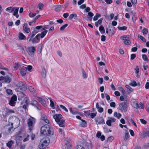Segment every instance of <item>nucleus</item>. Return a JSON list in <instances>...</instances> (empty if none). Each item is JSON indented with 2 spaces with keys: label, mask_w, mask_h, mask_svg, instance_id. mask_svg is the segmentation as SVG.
I'll return each instance as SVG.
<instances>
[{
  "label": "nucleus",
  "mask_w": 149,
  "mask_h": 149,
  "mask_svg": "<svg viewBox=\"0 0 149 149\" xmlns=\"http://www.w3.org/2000/svg\"><path fill=\"white\" fill-rule=\"evenodd\" d=\"M42 75L44 78H45L46 75V71L45 68H43L42 69Z\"/></svg>",
  "instance_id": "obj_21"
},
{
  "label": "nucleus",
  "mask_w": 149,
  "mask_h": 149,
  "mask_svg": "<svg viewBox=\"0 0 149 149\" xmlns=\"http://www.w3.org/2000/svg\"><path fill=\"white\" fill-rule=\"evenodd\" d=\"M144 147L146 148H147L149 147V141L145 144L144 145Z\"/></svg>",
  "instance_id": "obj_64"
},
{
  "label": "nucleus",
  "mask_w": 149,
  "mask_h": 149,
  "mask_svg": "<svg viewBox=\"0 0 149 149\" xmlns=\"http://www.w3.org/2000/svg\"><path fill=\"white\" fill-rule=\"evenodd\" d=\"M36 13H30L29 14V16L30 17H32L36 16Z\"/></svg>",
  "instance_id": "obj_55"
},
{
  "label": "nucleus",
  "mask_w": 149,
  "mask_h": 149,
  "mask_svg": "<svg viewBox=\"0 0 149 149\" xmlns=\"http://www.w3.org/2000/svg\"><path fill=\"white\" fill-rule=\"evenodd\" d=\"M101 132L99 131H98L96 134V136L98 138H100L101 136Z\"/></svg>",
  "instance_id": "obj_62"
},
{
  "label": "nucleus",
  "mask_w": 149,
  "mask_h": 149,
  "mask_svg": "<svg viewBox=\"0 0 149 149\" xmlns=\"http://www.w3.org/2000/svg\"><path fill=\"white\" fill-rule=\"evenodd\" d=\"M32 37L29 38L28 37L27 39L29 38V42L31 41L32 43H39L40 41V38H39V35L37 34L35 37L33 39L32 38Z\"/></svg>",
  "instance_id": "obj_7"
},
{
  "label": "nucleus",
  "mask_w": 149,
  "mask_h": 149,
  "mask_svg": "<svg viewBox=\"0 0 149 149\" xmlns=\"http://www.w3.org/2000/svg\"><path fill=\"white\" fill-rule=\"evenodd\" d=\"M143 137L146 136L149 137V131H144L143 132Z\"/></svg>",
  "instance_id": "obj_32"
},
{
  "label": "nucleus",
  "mask_w": 149,
  "mask_h": 149,
  "mask_svg": "<svg viewBox=\"0 0 149 149\" xmlns=\"http://www.w3.org/2000/svg\"><path fill=\"white\" fill-rule=\"evenodd\" d=\"M136 18L137 17L136 14L135 13H134L133 15L132 18L133 22H134L136 21Z\"/></svg>",
  "instance_id": "obj_42"
},
{
  "label": "nucleus",
  "mask_w": 149,
  "mask_h": 149,
  "mask_svg": "<svg viewBox=\"0 0 149 149\" xmlns=\"http://www.w3.org/2000/svg\"><path fill=\"white\" fill-rule=\"evenodd\" d=\"M41 119L47 123H49V121L47 119V116L44 114L41 115Z\"/></svg>",
  "instance_id": "obj_14"
},
{
  "label": "nucleus",
  "mask_w": 149,
  "mask_h": 149,
  "mask_svg": "<svg viewBox=\"0 0 149 149\" xmlns=\"http://www.w3.org/2000/svg\"><path fill=\"white\" fill-rule=\"evenodd\" d=\"M57 7L55 8V10L56 11H59L61 10L63 7L62 5H57Z\"/></svg>",
  "instance_id": "obj_22"
},
{
  "label": "nucleus",
  "mask_w": 149,
  "mask_h": 149,
  "mask_svg": "<svg viewBox=\"0 0 149 149\" xmlns=\"http://www.w3.org/2000/svg\"><path fill=\"white\" fill-rule=\"evenodd\" d=\"M75 149H85L82 146H77Z\"/></svg>",
  "instance_id": "obj_63"
},
{
  "label": "nucleus",
  "mask_w": 149,
  "mask_h": 149,
  "mask_svg": "<svg viewBox=\"0 0 149 149\" xmlns=\"http://www.w3.org/2000/svg\"><path fill=\"white\" fill-rule=\"evenodd\" d=\"M0 68L2 70L6 71H8V68L4 67L1 64H0Z\"/></svg>",
  "instance_id": "obj_50"
},
{
  "label": "nucleus",
  "mask_w": 149,
  "mask_h": 149,
  "mask_svg": "<svg viewBox=\"0 0 149 149\" xmlns=\"http://www.w3.org/2000/svg\"><path fill=\"white\" fill-rule=\"evenodd\" d=\"M42 45L41 44L39 46L37 49V52L39 54H40L42 51Z\"/></svg>",
  "instance_id": "obj_30"
},
{
  "label": "nucleus",
  "mask_w": 149,
  "mask_h": 149,
  "mask_svg": "<svg viewBox=\"0 0 149 149\" xmlns=\"http://www.w3.org/2000/svg\"><path fill=\"white\" fill-rule=\"evenodd\" d=\"M39 101L41 103L42 105L43 106L45 107L46 106V101H45L42 99L41 98H39Z\"/></svg>",
  "instance_id": "obj_20"
},
{
  "label": "nucleus",
  "mask_w": 149,
  "mask_h": 149,
  "mask_svg": "<svg viewBox=\"0 0 149 149\" xmlns=\"http://www.w3.org/2000/svg\"><path fill=\"white\" fill-rule=\"evenodd\" d=\"M43 6L44 5L42 3H40L38 5V8L39 9L41 10L43 8Z\"/></svg>",
  "instance_id": "obj_53"
},
{
  "label": "nucleus",
  "mask_w": 149,
  "mask_h": 149,
  "mask_svg": "<svg viewBox=\"0 0 149 149\" xmlns=\"http://www.w3.org/2000/svg\"><path fill=\"white\" fill-rule=\"evenodd\" d=\"M143 33V35H145L148 32V30L146 28H144L142 30Z\"/></svg>",
  "instance_id": "obj_43"
},
{
  "label": "nucleus",
  "mask_w": 149,
  "mask_h": 149,
  "mask_svg": "<svg viewBox=\"0 0 149 149\" xmlns=\"http://www.w3.org/2000/svg\"><path fill=\"white\" fill-rule=\"evenodd\" d=\"M53 117L60 127H63L65 126V120L61 114H56L54 115Z\"/></svg>",
  "instance_id": "obj_3"
},
{
  "label": "nucleus",
  "mask_w": 149,
  "mask_h": 149,
  "mask_svg": "<svg viewBox=\"0 0 149 149\" xmlns=\"http://www.w3.org/2000/svg\"><path fill=\"white\" fill-rule=\"evenodd\" d=\"M103 19V18H101L99 19L97 22L95 23V25L97 27L98 26L99 24H100L102 22V20Z\"/></svg>",
  "instance_id": "obj_18"
},
{
  "label": "nucleus",
  "mask_w": 149,
  "mask_h": 149,
  "mask_svg": "<svg viewBox=\"0 0 149 149\" xmlns=\"http://www.w3.org/2000/svg\"><path fill=\"white\" fill-rule=\"evenodd\" d=\"M31 118H29L27 121V124L29 128V129L31 131L33 128L35 121L34 118L31 117Z\"/></svg>",
  "instance_id": "obj_5"
},
{
  "label": "nucleus",
  "mask_w": 149,
  "mask_h": 149,
  "mask_svg": "<svg viewBox=\"0 0 149 149\" xmlns=\"http://www.w3.org/2000/svg\"><path fill=\"white\" fill-rule=\"evenodd\" d=\"M129 39H127L124 41V42L125 45H129L130 44L131 42Z\"/></svg>",
  "instance_id": "obj_41"
},
{
  "label": "nucleus",
  "mask_w": 149,
  "mask_h": 149,
  "mask_svg": "<svg viewBox=\"0 0 149 149\" xmlns=\"http://www.w3.org/2000/svg\"><path fill=\"white\" fill-rule=\"evenodd\" d=\"M17 87V89H19L20 91H25L27 89L26 85L23 82H19L16 85Z\"/></svg>",
  "instance_id": "obj_6"
},
{
  "label": "nucleus",
  "mask_w": 149,
  "mask_h": 149,
  "mask_svg": "<svg viewBox=\"0 0 149 149\" xmlns=\"http://www.w3.org/2000/svg\"><path fill=\"white\" fill-rule=\"evenodd\" d=\"M60 107L62 109L64 110L66 112H68V110L63 105H60Z\"/></svg>",
  "instance_id": "obj_49"
},
{
  "label": "nucleus",
  "mask_w": 149,
  "mask_h": 149,
  "mask_svg": "<svg viewBox=\"0 0 149 149\" xmlns=\"http://www.w3.org/2000/svg\"><path fill=\"white\" fill-rule=\"evenodd\" d=\"M48 98L50 100V106L52 108H53V109H54L55 108L54 107V104L51 98L50 97V98Z\"/></svg>",
  "instance_id": "obj_37"
},
{
  "label": "nucleus",
  "mask_w": 149,
  "mask_h": 149,
  "mask_svg": "<svg viewBox=\"0 0 149 149\" xmlns=\"http://www.w3.org/2000/svg\"><path fill=\"white\" fill-rule=\"evenodd\" d=\"M35 50V48L34 47H28L26 51L29 55L32 56L34 54Z\"/></svg>",
  "instance_id": "obj_11"
},
{
  "label": "nucleus",
  "mask_w": 149,
  "mask_h": 149,
  "mask_svg": "<svg viewBox=\"0 0 149 149\" xmlns=\"http://www.w3.org/2000/svg\"><path fill=\"white\" fill-rule=\"evenodd\" d=\"M6 93L10 95H11L13 94L12 91L9 89H7L6 90Z\"/></svg>",
  "instance_id": "obj_44"
},
{
  "label": "nucleus",
  "mask_w": 149,
  "mask_h": 149,
  "mask_svg": "<svg viewBox=\"0 0 149 149\" xmlns=\"http://www.w3.org/2000/svg\"><path fill=\"white\" fill-rule=\"evenodd\" d=\"M17 100V96L15 95H13L11 99L9 102V104L12 106H15L16 102Z\"/></svg>",
  "instance_id": "obj_9"
},
{
  "label": "nucleus",
  "mask_w": 149,
  "mask_h": 149,
  "mask_svg": "<svg viewBox=\"0 0 149 149\" xmlns=\"http://www.w3.org/2000/svg\"><path fill=\"white\" fill-rule=\"evenodd\" d=\"M25 69H26V70H28L29 71H30L32 69V66L29 65L27 66L26 67H25Z\"/></svg>",
  "instance_id": "obj_54"
},
{
  "label": "nucleus",
  "mask_w": 149,
  "mask_h": 149,
  "mask_svg": "<svg viewBox=\"0 0 149 149\" xmlns=\"http://www.w3.org/2000/svg\"><path fill=\"white\" fill-rule=\"evenodd\" d=\"M138 37L142 41L144 42H146V40L144 38L141 36H138Z\"/></svg>",
  "instance_id": "obj_48"
},
{
  "label": "nucleus",
  "mask_w": 149,
  "mask_h": 149,
  "mask_svg": "<svg viewBox=\"0 0 149 149\" xmlns=\"http://www.w3.org/2000/svg\"><path fill=\"white\" fill-rule=\"evenodd\" d=\"M129 134L128 132L126 131L125 132V136L124 137V139L125 141H127L129 138Z\"/></svg>",
  "instance_id": "obj_19"
},
{
  "label": "nucleus",
  "mask_w": 149,
  "mask_h": 149,
  "mask_svg": "<svg viewBox=\"0 0 149 149\" xmlns=\"http://www.w3.org/2000/svg\"><path fill=\"white\" fill-rule=\"evenodd\" d=\"M6 112L7 113V115H9L10 113H15V111L14 110H10V109L6 110Z\"/></svg>",
  "instance_id": "obj_40"
},
{
  "label": "nucleus",
  "mask_w": 149,
  "mask_h": 149,
  "mask_svg": "<svg viewBox=\"0 0 149 149\" xmlns=\"http://www.w3.org/2000/svg\"><path fill=\"white\" fill-rule=\"evenodd\" d=\"M25 103L26 104L28 105L29 103V99L28 97H26L25 98Z\"/></svg>",
  "instance_id": "obj_52"
},
{
  "label": "nucleus",
  "mask_w": 149,
  "mask_h": 149,
  "mask_svg": "<svg viewBox=\"0 0 149 149\" xmlns=\"http://www.w3.org/2000/svg\"><path fill=\"white\" fill-rule=\"evenodd\" d=\"M101 16V14L99 13H96L93 18V20L94 21L97 20L98 19V18L100 17Z\"/></svg>",
  "instance_id": "obj_25"
},
{
  "label": "nucleus",
  "mask_w": 149,
  "mask_h": 149,
  "mask_svg": "<svg viewBox=\"0 0 149 149\" xmlns=\"http://www.w3.org/2000/svg\"><path fill=\"white\" fill-rule=\"evenodd\" d=\"M47 32V31L45 30L42 32L41 33H38V34L39 35V38H44V37L45 36L46 33Z\"/></svg>",
  "instance_id": "obj_15"
},
{
  "label": "nucleus",
  "mask_w": 149,
  "mask_h": 149,
  "mask_svg": "<svg viewBox=\"0 0 149 149\" xmlns=\"http://www.w3.org/2000/svg\"><path fill=\"white\" fill-rule=\"evenodd\" d=\"M68 24H65V25L62 26L60 28V30L61 31H63L68 26Z\"/></svg>",
  "instance_id": "obj_46"
},
{
  "label": "nucleus",
  "mask_w": 149,
  "mask_h": 149,
  "mask_svg": "<svg viewBox=\"0 0 149 149\" xmlns=\"http://www.w3.org/2000/svg\"><path fill=\"white\" fill-rule=\"evenodd\" d=\"M125 87L127 89L129 90V91H128L129 93H130L131 92H133V89H132L131 87L127 85H125Z\"/></svg>",
  "instance_id": "obj_26"
},
{
  "label": "nucleus",
  "mask_w": 149,
  "mask_h": 149,
  "mask_svg": "<svg viewBox=\"0 0 149 149\" xmlns=\"http://www.w3.org/2000/svg\"><path fill=\"white\" fill-rule=\"evenodd\" d=\"M81 121L82 122L81 124V126L82 127H85L86 126V121L83 120H81Z\"/></svg>",
  "instance_id": "obj_23"
},
{
  "label": "nucleus",
  "mask_w": 149,
  "mask_h": 149,
  "mask_svg": "<svg viewBox=\"0 0 149 149\" xmlns=\"http://www.w3.org/2000/svg\"><path fill=\"white\" fill-rule=\"evenodd\" d=\"M120 38L125 41L127 39H129V36L124 35L121 36L120 37Z\"/></svg>",
  "instance_id": "obj_29"
},
{
  "label": "nucleus",
  "mask_w": 149,
  "mask_h": 149,
  "mask_svg": "<svg viewBox=\"0 0 149 149\" xmlns=\"http://www.w3.org/2000/svg\"><path fill=\"white\" fill-rule=\"evenodd\" d=\"M13 144V142L12 141H9L7 144L6 145L7 147L9 148H10L11 147L12 145Z\"/></svg>",
  "instance_id": "obj_33"
},
{
  "label": "nucleus",
  "mask_w": 149,
  "mask_h": 149,
  "mask_svg": "<svg viewBox=\"0 0 149 149\" xmlns=\"http://www.w3.org/2000/svg\"><path fill=\"white\" fill-rule=\"evenodd\" d=\"M82 77L84 79H86L87 78V75L86 73V72L84 70V69H82Z\"/></svg>",
  "instance_id": "obj_35"
},
{
  "label": "nucleus",
  "mask_w": 149,
  "mask_h": 149,
  "mask_svg": "<svg viewBox=\"0 0 149 149\" xmlns=\"http://www.w3.org/2000/svg\"><path fill=\"white\" fill-rule=\"evenodd\" d=\"M110 106L111 107H116V104L114 102H111L110 104Z\"/></svg>",
  "instance_id": "obj_61"
},
{
  "label": "nucleus",
  "mask_w": 149,
  "mask_h": 149,
  "mask_svg": "<svg viewBox=\"0 0 149 149\" xmlns=\"http://www.w3.org/2000/svg\"><path fill=\"white\" fill-rule=\"evenodd\" d=\"M99 30L102 34L104 33L105 32V30L103 26H101L99 28Z\"/></svg>",
  "instance_id": "obj_28"
},
{
  "label": "nucleus",
  "mask_w": 149,
  "mask_h": 149,
  "mask_svg": "<svg viewBox=\"0 0 149 149\" xmlns=\"http://www.w3.org/2000/svg\"><path fill=\"white\" fill-rule=\"evenodd\" d=\"M15 9V7H10L7 8L6 9V11H10V13H12L14 10Z\"/></svg>",
  "instance_id": "obj_27"
},
{
  "label": "nucleus",
  "mask_w": 149,
  "mask_h": 149,
  "mask_svg": "<svg viewBox=\"0 0 149 149\" xmlns=\"http://www.w3.org/2000/svg\"><path fill=\"white\" fill-rule=\"evenodd\" d=\"M38 31L36 29H35L31 33V37H33L35 35L38 33Z\"/></svg>",
  "instance_id": "obj_34"
},
{
  "label": "nucleus",
  "mask_w": 149,
  "mask_h": 149,
  "mask_svg": "<svg viewBox=\"0 0 149 149\" xmlns=\"http://www.w3.org/2000/svg\"><path fill=\"white\" fill-rule=\"evenodd\" d=\"M99 83L100 84H102L103 82V79L102 78H98Z\"/></svg>",
  "instance_id": "obj_58"
},
{
  "label": "nucleus",
  "mask_w": 149,
  "mask_h": 149,
  "mask_svg": "<svg viewBox=\"0 0 149 149\" xmlns=\"http://www.w3.org/2000/svg\"><path fill=\"white\" fill-rule=\"evenodd\" d=\"M40 142H41V144L39 145L38 149H46V146L47 145V141L42 139L41 141Z\"/></svg>",
  "instance_id": "obj_8"
},
{
  "label": "nucleus",
  "mask_w": 149,
  "mask_h": 149,
  "mask_svg": "<svg viewBox=\"0 0 149 149\" xmlns=\"http://www.w3.org/2000/svg\"><path fill=\"white\" fill-rule=\"evenodd\" d=\"M28 89L31 92L34 93V92H35L34 88L31 86H29L28 87Z\"/></svg>",
  "instance_id": "obj_47"
},
{
  "label": "nucleus",
  "mask_w": 149,
  "mask_h": 149,
  "mask_svg": "<svg viewBox=\"0 0 149 149\" xmlns=\"http://www.w3.org/2000/svg\"><path fill=\"white\" fill-rule=\"evenodd\" d=\"M118 90L121 92L123 94H124L125 93V92L124 88L121 87H118Z\"/></svg>",
  "instance_id": "obj_39"
},
{
  "label": "nucleus",
  "mask_w": 149,
  "mask_h": 149,
  "mask_svg": "<svg viewBox=\"0 0 149 149\" xmlns=\"http://www.w3.org/2000/svg\"><path fill=\"white\" fill-rule=\"evenodd\" d=\"M12 76L11 74L4 77V82L5 83H9L12 81Z\"/></svg>",
  "instance_id": "obj_10"
},
{
  "label": "nucleus",
  "mask_w": 149,
  "mask_h": 149,
  "mask_svg": "<svg viewBox=\"0 0 149 149\" xmlns=\"http://www.w3.org/2000/svg\"><path fill=\"white\" fill-rule=\"evenodd\" d=\"M19 9V7H15V9L13 11L14 12L13 13V15L14 16H15L16 14H18V10Z\"/></svg>",
  "instance_id": "obj_36"
},
{
  "label": "nucleus",
  "mask_w": 149,
  "mask_h": 149,
  "mask_svg": "<svg viewBox=\"0 0 149 149\" xmlns=\"http://www.w3.org/2000/svg\"><path fill=\"white\" fill-rule=\"evenodd\" d=\"M118 29L120 30L124 31L127 29V27L125 26H118Z\"/></svg>",
  "instance_id": "obj_38"
},
{
  "label": "nucleus",
  "mask_w": 149,
  "mask_h": 149,
  "mask_svg": "<svg viewBox=\"0 0 149 149\" xmlns=\"http://www.w3.org/2000/svg\"><path fill=\"white\" fill-rule=\"evenodd\" d=\"M135 73L136 74H138L139 72V69L138 66H136V68H135Z\"/></svg>",
  "instance_id": "obj_59"
},
{
  "label": "nucleus",
  "mask_w": 149,
  "mask_h": 149,
  "mask_svg": "<svg viewBox=\"0 0 149 149\" xmlns=\"http://www.w3.org/2000/svg\"><path fill=\"white\" fill-rule=\"evenodd\" d=\"M136 56L135 54H131L130 56L131 59L132 60H133L135 58Z\"/></svg>",
  "instance_id": "obj_56"
},
{
  "label": "nucleus",
  "mask_w": 149,
  "mask_h": 149,
  "mask_svg": "<svg viewBox=\"0 0 149 149\" xmlns=\"http://www.w3.org/2000/svg\"><path fill=\"white\" fill-rule=\"evenodd\" d=\"M18 37L21 40H25L26 38V37L22 33H19Z\"/></svg>",
  "instance_id": "obj_17"
},
{
  "label": "nucleus",
  "mask_w": 149,
  "mask_h": 149,
  "mask_svg": "<svg viewBox=\"0 0 149 149\" xmlns=\"http://www.w3.org/2000/svg\"><path fill=\"white\" fill-rule=\"evenodd\" d=\"M95 122L98 124L104 123L103 118L101 117H100L95 120Z\"/></svg>",
  "instance_id": "obj_12"
},
{
  "label": "nucleus",
  "mask_w": 149,
  "mask_h": 149,
  "mask_svg": "<svg viewBox=\"0 0 149 149\" xmlns=\"http://www.w3.org/2000/svg\"><path fill=\"white\" fill-rule=\"evenodd\" d=\"M31 104L32 105L36 107L38 109V107H37V105L38 104V102L36 100H33L31 101Z\"/></svg>",
  "instance_id": "obj_24"
},
{
  "label": "nucleus",
  "mask_w": 149,
  "mask_h": 149,
  "mask_svg": "<svg viewBox=\"0 0 149 149\" xmlns=\"http://www.w3.org/2000/svg\"><path fill=\"white\" fill-rule=\"evenodd\" d=\"M114 138L112 136H110L108 138L107 141L108 142H112Z\"/></svg>",
  "instance_id": "obj_51"
},
{
  "label": "nucleus",
  "mask_w": 149,
  "mask_h": 149,
  "mask_svg": "<svg viewBox=\"0 0 149 149\" xmlns=\"http://www.w3.org/2000/svg\"><path fill=\"white\" fill-rule=\"evenodd\" d=\"M140 120L141 123H142L143 124H146L147 123L146 121L142 119H140Z\"/></svg>",
  "instance_id": "obj_60"
},
{
  "label": "nucleus",
  "mask_w": 149,
  "mask_h": 149,
  "mask_svg": "<svg viewBox=\"0 0 149 149\" xmlns=\"http://www.w3.org/2000/svg\"><path fill=\"white\" fill-rule=\"evenodd\" d=\"M9 122L11 123L12 127L8 128L7 133H10L13 131L15 129L13 127V125H14L17 127L19 125L20 121L18 118L15 116H14L10 118L9 120Z\"/></svg>",
  "instance_id": "obj_1"
},
{
  "label": "nucleus",
  "mask_w": 149,
  "mask_h": 149,
  "mask_svg": "<svg viewBox=\"0 0 149 149\" xmlns=\"http://www.w3.org/2000/svg\"><path fill=\"white\" fill-rule=\"evenodd\" d=\"M40 132L41 134L48 136H51L54 134L52 128L48 125H45L41 127Z\"/></svg>",
  "instance_id": "obj_2"
},
{
  "label": "nucleus",
  "mask_w": 149,
  "mask_h": 149,
  "mask_svg": "<svg viewBox=\"0 0 149 149\" xmlns=\"http://www.w3.org/2000/svg\"><path fill=\"white\" fill-rule=\"evenodd\" d=\"M26 69L25 68H21L20 70V73L21 75L24 76H25L26 74Z\"/></svg>",
  "instance_id": "obj_16"
},
{
  "label": "nucleus",
  "mask_w": 149,
  "mask_h": 149,
  "mask_svg": "<svg viewBox=\"0 0 149 149\" xmlns=\"http://www.w3.org/2000/svg\"><path fill=\"white\" fill-rule=\"evenodd\" d=\"M23 29L27 33L30 32V29L27 27V24H24L23 27Z\"/></svg>",
  "instance_id": "obj_13"
},
{
  "label": "nucleus",
  "mask_w": 149,
  "mask_h": 149,
  "mask_svg": "<svg viewBox=\"0 0 149 149\" xmlns=\"http://www.w3.org/2000/svg\"><path fill=\"white\" fill-rule=\"evenodd\" d=\"M130 85L133 86H137V84H136V81H133L130 84Z\"/></svg>",
  "instance_id": "obj_45"
},
{
  "label": "nucleus",
  "mask_w": 149,
  "mask_h": 149,
  "mask_svg": "<svg viewBox=\"0 0 149 149\" xmlns=\"http://www.w3.org/2000/svg\"><path fill=\"white\" fill-rule=\"evenodd\" d=\"M142 58L144 61H147L148 62L149 61V60L146 55L145 54H143L142 55Z\"/></svg>",
  "instance_id": "obj_31"
},
{
  "label": "nucleus",
  "mask_w": 149,
  "mask_h": 149,
  "mask_svg": "<svg viewBox=\"0 0 149 149\" xmlns=\"http://www.w3.org/2000/svg\"><path fill=\"white\" fill-rule=\"evenodd\" d=\"M127 103H128V101L127 100L119 103L118 109L122 112L126 111L128 108L127 105Z\"/></svg>",
  "instance_id": "obj_4"
},
{
  "label": "nucleus",
  "mask_w": 149,
  "mask_h": 149,
  "mask_svg": "<svg viewBox=\"0 0 149 149\" xmlns=\"http://www.w3.org/2000/svg\"><path fill=\"white\" fill-rule=\"evenodd\" d=\"M111 121L110 120H107L106 122V124L108 126H111Z\"/></svg>",
  "instance_id": "obj_57"
}]
</instances>
